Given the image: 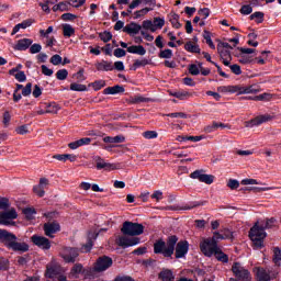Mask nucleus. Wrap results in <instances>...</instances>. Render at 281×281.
<instances>
[{"label": "nucleus", "instance_id": "obj_1", "mask_svg": "<svg viewBox=\"0 0 281 281\" xmlns=\"http://www.w3.org/2000/svg\"><path fill=\"white\" fill-rule=\"evenodd\" d=\"M276 223V220L271 218L266 222L256 223L249 232V238L254 243L257 249L265 247V238H267V232L265 229L271 228V225Z\"/></svg>", "mask_w": 281, "mask_h": 281}, {"label": "nucleus", "instance_id": "obj_52", "mask_svg": "<svg viewBox=\"0 0 281 281\" xmlns=\"http://www.w3.org/2000/svg\"><path fill=\"white\" fill-rule=\"evenodd\" d=\"M11 76H13L18 82H25V80H27V76H25L24 71H18Z\"/></svg>", "mask_w": 281, "mask_h": 281}, {"label": "nucleus", "instance_id": "obj_37", "mask_svg": "<svg viewBox=\"0 0 281 281\" xmlns=\"http://www.w3.org/2000/svg\"><path fill=\"white\" fill-rule=\"evenodd\" d=\"M63 34H64L65 38H71V36H74V34H76V29H74V26H71L70 24H64L63 25Z\"/></svg>", "mask_w": 281, "mask_h": 281}, {"label": "nucleus", "instance_id": "obj_2", "mask_svg": "<svg viewBox=\"0 0 281 281\" xmlns=\"http://www.w3.org/2000/svg\"><path fill=\"white\" fill-rule=\"evenodd\" d=\"M179 241V237L176 235L169 236L167 243L164 239L157 240L154 244V252L162 254L165 258H171L172 254H175V247H177V243Z\"/></svg>", "mask_w": 281, "mask_h": 281}, {"label": "nucleus", "instance_id": "obj_56", "mask_svg": "<svg viewBox=\"0 0 281 281\" xmlns=\"http://www.w3.org/2000/svg\"><path fill=\"white\" fill-rule=\"evenodd\" d=\"M103 87H106V81L104 80H97L92 82V88L94 91H100V89H103Z\"/></svg>", "mask_w": 281, "mask_h": 281}, {"label": "nucleus", "instance_id": "obj_39", "mask_svg": "<svg viewBox=\"0 0 281 281\" xmlns=\"http://www.w3.org/2000/svg\"><path fill=\"white\" fill-rule=\"evenodd\" d=\"M23 214L27 221H34V217L36 216V210L33 207H26L23 209Z\"/></svg>", "mask_w": 281, "mask_h": 281}, {"label": "nucleus", "instance_id": "obj_44", "mask_svg": "<svg viewBox=\"0 0 281 281\" xmlns=\"http://www.w3.org/2000/svg\"><path fill=\"white\" fill-rule=\"evenodd\" d=\"M273 262L274 265H277L278 267L281 266V250L279 247L273 249Z\"/></svg>", "mask_w": 281, "mask_h": 281}, {"label": "nucleus", "instance_id": "obj_13", "mask_svg": "<svg viewBox=\"0 0 281 281\" xmlns=\"http://www.w3.org/2000/svg\"><path fill=\"white\" fill-rule=\"evenodd\" d=\"M191 179H199L201 183H206L207 186H212L214 183V176L203 173L202 170H195L190 175Z\"/></svg>", "mask_w": 281, "mask_h": 281}, {"label": "nucleus", "instance_id": "obj_18", "mask_svg": "<svg viewBox=\"0 0 281 281\" xmlns=\"http://www.w3.org/2000/svg\"><path fill=\"white\" fill-rule=\"evenodd\" d=\"M44 232L49 238H54V234L60 232V224L53 222L44 224Z\"/></svg>", "mask_w": 281, "mask_h": 281}, {"label": "nucleus", "instance_id": "obj_14", "mask_svg": "<svg viewBox=\"0 0 281 281\" xmlns=\"http://www.w3.org/2000/svg\"><path fill=\"white\" fill-rule=\"evenodd\" d=\"M140 239L138 237H126L121 236L117 239L119 247H123V249H126L127 247H135V245H139Z\"/></svg>", "mask_w": 281, "mask_h": 281}, {"label": "nucleus", "instance_id": "obj_40", "mask_svg": "<svg viewBox=\"0 0 281 281\" xmlns=\"http://www.w3.org/2000/svg\"><path fill=\"white\" fill-rule=\"evenodd\" d=\"M21 89L23 90V85L16 83L15 89L13 91V102H20V100L23 98V95L19 93Z\"/></svg>", "mask_w": 281, "mask_h": 281}, {"label": "nucleus", "instance_id": "obj_27", "mask_svg": "<svg viewBox=\"0 0 281 281\" xmlns=\"http://www.w3.org/2000/svg\"><path fill=\"white\" fill-rule=\"evenodd\" d=\"M161 281H175V272L170 269H162L158 274Z\"/></svg>", "mask_w": 281, "mask_h": 281}, {"label": "nucleus", "instance_id": "obj_29", "mask_svg": "<svg viewBox=\"0 0 281 281\" xmlns=\"http://www.w3.org/2000/svg\"><path fill=\"white\" fill-rule=\"evenodd\" d=\"M53 159H57V161H76L78 159L77 155L74 154H58L53 156Z\"/></svg>", "mask_w": 281, "mask_h": 281}, {"label": "nucleus", "instance_id": "obj_6", "mask_svg": "<svg viewBox=\"0 0 281 281\" xmlns=\"http://www.w3.org/2000/svg\"><path fill=\"white\" fill-rule=\"evenodd\" d=\"M232 49H234V47H232V45H229V43L220 42L217 44V52H218L220 57L222 58L223 65H225V67H229V63L232 61Z\"/></svg>", "mask_w": 281, "mask_h": 281}, {"label": "nucleus", "instance_id": "obj_51", "mask_svg": "<svg viewBox=\"0 0 281 281\" xmlns=\"http://www.w3.org/2000/svg\"><path fill=\"white\" fill-rule=\"evenodd\" d=\"M133 104H139L142 102H153V99L150 98H145L142 95H136L132 99Z\"/></svg>", "mask_w": 281, "mask_h": 281}, {"label": "nucleus", "instance_id": "obj_25", "mask_svg": "<svg viewBox=\"0 0 281 281\" xmlns=\"http://www.w3.org/2000/svg\"><path fill=\"white\" fill-rule=\"evenodd\" d=\"M123 32H126V34H130V36L139 34V32H142V25H139L135 22H132L123 29Z\"/></svg>", "mask_w": 281, "mask_h": 281}, {"label": "nucleus", "instance_id": "obj_20", "mask_svg": "<svg viewBox=\"0 0 281 281\" xmlns=\"http://www.w3.org/2000/svg\"><path fill=\"white\" fill-rule=\"evenodd\" d=\"M255 273L258 281H271V271L268 269L256 268Z\"/></svg>", "mask_w": 281, "mask_h": 281}, {"label": "nucleus", "instance_id": "obj_11", "mask_svg": "<svg viewBox=\"0 0 281 281\" xmlns=\"http://www.w3.org/2000/svg\"><path fill=\"white\" fill-rule=\"evenodd\" d=\"M19 217L16 210L10 209L9 211L0 213V225H14L15 218Z\"/></svg>", "mask_w": 281, "mask_h": 281}, {"label": "nucleus", "instance_id": "obj_19", "mask_svg": "<svg viewBox=\"0 0 281 281\" xmlns=\"http://www.w3.org/2000/svg\"><path fill=\"white\" fill-rule=\"evenodd\" d=\"M0 240L5 245V247H10V244L13 243V240H16V235L5 231L0 229Z\"/></svg>", "mask_w": 281, "mask_h": 281}, {"label": "nucleus", "instance_id": "obj_58", "mask_svg": "<svg viewBox=\"0 0 281 281\" xmlns=\"http://www.w3.org/2000/svg\"><path fill=\"white\" fill-rule=\"evenodd\" d=\"M22 95L24 98H27V95H32V83L31 82L26 83V86L22 88Z\"/></svg>", "mask_w": 281, "mask_h": 281}, {"label": "nucleus", "instance_id": "obj_26", "mask_svg": "<svg viewBox=\"0 0 281 281\" xmlns=\"http://www.w3.org/2000/svg\"><path fill=\"white\" fill-rule=\"evenodd\" d=\"M104 144H124L126 142V137L123 135L117 136H105L103 137Z\"/></svg>", "mask_w": 281, "mask_h": 281}, {"label": "nucleus", "instance_id": "obj_45", "mask_svg": "<svg viewBox=\"0 0 281 281\" xmlns=\"http://www.w3.org/2000/svg\"><path fill=\"white\" fill-rule=\"evenodd\" d=\"M146 65H150V60L146 59V58H142V59H136L134 61V69H139V67H146Z\"/></svg>", "mask_w": 281, "mask_h": 281}, {"label": "nucleus", "instance_id": "obj_23", "mask_svg": "<svg viewBox=\"0 0 281 281\" xmlns=\"http://www.w3.org/2000/svg\"><path fill=\"white\" fill-rule=\"evenodd\" d=\"M32 43L33 41L30 38L19 40L14 46V49H16L18 52H25L26 49H30Z\"/></svg>", "mask_w": 281, "mask_h": 281}, {"label": "nucleus", "instance_id": "obj_59", "mask_svg": "<svg viewBox=\"0 0 281 281\" xmlns=\"http://www.w3.org/2000/svg\"><path fill=\"white\" fill-rule=\"evenodd\" d=\"M251 12H254V8H251V4H245L240 9V14L244 15H249L251 14Z\"/></svg>", "mask_w": 281, "mask_h": 281}, {"label": "nucleus", "instance_id": "obj_50", "mask_svg": "<svg viewBox=\"0 0 281 281\" xmlns=\"http://www.w3.org/2000/svg\"><path fill=\"white\" fill-rule=\"evenodd\" d=\"M159 134L156 131H146L143 133L145 139H157Z\"/></svg>", "mask_w": 281, "mask_h": 281}, {"label": "nucleus", "instance_id": "obj_46", "mask_svg": "<svg viewBox=\"0 0 281 281\" xmlns=\"http://www.w3.org/2000/svg\"><path fill=\"white\" fill-rule=\"evenodd\" d=\"M170 23L176 30L181 29V22H179V14L173 13L170 18Z\"/></svg>", "mask_w": 281, "mask_h": 281}, {"label": "nucleus", "instance_id": "obj_8", "mask_svg": "<svg viewBox=\"0 0 281 281\" xmlns=\"http://www.w3.org/2000/svg\"><path fill=\"white\" fill-rule=\"evenodd\" d=\"M113 267V259L109 256L99 257L92 268V272L102 273Z\"/></svg>", "mask_w": 281, "mask_h": 281}, {"label": "nucleus", "instance_id": "obj_30", "mask_svg": "<svg viewBox=\"0 0 281 281\" xmlns=\"http://www.w3.org/2000/svg\"><path fill=\"white\" fill-rule=\"evenodd\" d=\"M169 95L177 98L178 100H188L189 98H192V93L186 90L171 91Z\"/></svg>", "mask_w": 281, "mask_h": 281}, {"label": "nucleus", "instance_id": "obj_54", "mask_svg": "<svg viewBox=\"0 0 281 281\" xmlns=\"http://www.w3.org/2000/svg\"><path fill=\"white\" fill-rule=\"evenodd\" d=\"M70 91H87V86L74 82L70 85Z\"/></svg>", "mask_w": 281, "mask_h": 281}, {"label": "nucleus", "instance_id": "obj_63", "mask_svg": "<svg viewBox=\"0 0 281 281\" xmlns=\"http://www.w3.org/2000/svg\"><path fill=\"white\" fill-rule=\"evenodd\" d=\"M41 49H43V46H41V44H31L30 53L40 54Z\"/></svg>", "mask_w": 281, "mask_h": 281}, {"label": "nucleus", "instance_id": "obj_33", "mask_svg": "<svg viewBox=\"0 0 281 281\" xmlns=\"http://www.w3.org/2000/svg\"><path fill=\"white\" fill-rule=\"evenodd\" d=\"M44 109H46V113H52L53 115H56L60 111V105H58L56 102L52 103H44Z\"/></svg>", "mask_w": 281, "mask_h": 281}, {"label": "nucleus", "instance_id": "obj_47", "mask_svg": "<svg viewBox=\"0 0 281 281\" xmlns=\"http://www.w3.org/2000/svg\"><path fill=\"white\" fill-rule=\"evenodd\" d=\"M252 100H255L256 102H269V100H271V94L262 93L259 95H255Z\"/></svg>", "mask_w": 281, "mask_h": 281}, {"label": "nucleus", "instance_id": "obj_3", "mask_svg": "<svg viewBox=\"0 0 281 281\" xmlns=\"http://www.w3.org/2000/svg\"><path fill=\"white\" fill-rule=\"evenodd\" d=\"M68 278L71 280H89L93 278L92 268H83L82 263H76L69 271Z\"/></svg>", "mask_w": 281, "mask_h": 281}, {"label": "nucleus", "instance_id": "obj_43", "mask_svg": "<svg viewBox=\"0 0 281 281\" xmlns=\"http://www.w3.org/2000/svg\"><path fill=\"white\" fill-rule=\"evenodd\" d=\"M148 12H153V8H143L134 13V19H142V16H146Z\"/></svg>", "mask_w": 281, "mask_h": 281}, {"label": "nucleus", "instance_id": "obj_36", "mask_svg": "<svg viewBox=\"0 0 281 281\" xmlns=\"http://www.w3.org/2000/svg\"><path fill=\"white\" fill-rule=\"evenodd\" d=\"M201 205H205V201H193L189 202L180 207V210H194V207H201Z\"/></svg>", "mask_w": 281, "mask_h": 281}, {"label": "nucleus", "instance_id": "obj_9", "mask_svg": "<svg viewBox=\"0 0 281 281\" xmlns=\"http://www.w3.org/2000/svg\"><path fill=\"white\" fill-rule=\"evenodd\" d=\"M232 271L240 281H251V273L240 262L233 263Z\"/></svg>", "mask_w": 281, "mask_h": 281}, {"label": "nucleus", "instance_id": "obj_7", "mask_svg": "<svg viewBox=\"0 0 281 281\" xmlns=\"http://www.w3.org/2000/svg\"><path fill=\"white\" fill-rule=\"evenodd\" d=\"M200 249L207 258H212L214 252L218 250V244H216L212 238H204L200 243Z\"/></svg>", "mask_w": 281, "mask_h": 281}, {"label": "nucleus", "instance_id": "obj_42", "mask_svg": "<svg viewBox=\"0 0 281 281\" xmlns=\"http://www.w3.org/2000/svg\"><path fill=\"white\" fill-rule=\"evenodd\" d=\"M203 38L204 41H206V44L209 45V47H211V49H216V45H214V42H212V33H210L209 31H204Z\"/></svg>", "mask_w": 281, "mask_h": 281}, {"label": "nucleus", "instance_id": "obj_34", "mask_svg": "<svg viewBox=\"0 0 281 281\" xmlns=\"http://www.w3.org/2000/svg\"><path fill=\"white\" fill-rule=\"evenodd\" d=\"M184 49L190 54H201V48L199 47V45L190 41L186 43Z\"/></svg>", "mask_w": 281, "mask_h": 281}, {"label": "nucleus", "instance_id": "obj_41", "mask_svg": "<svg viewBox=\"0 0 281 281\" xmlns=\"http://www.w3.org/2000/svg\"><path fill=\"white\" fill-rule=\"evenodd\" d=\"M189 74H191V76H199V74H201V63H198V65H189Z\"/></svg>", "mask_w": 281, "mask_h": 281}, {"label": "nucleus", "instance_id": "obj_4", "mask_svg": "<svg viewBox=\"0 0 281 281\" xmlns=\"http://www.w3.org/2000/svg\"><path fill=\"white\" fill-rule=\"evenodd\" d=\"M220 93H238L239 95L245 93H258L256 86L238 87V86H221L217 88Z\"/></svg>", "mask_w": 281, "mask_h": 281}, {"label": "nucleus", "instance_id": "obj_28", "mask_svg": "<svg viewBox=\"0 0 281 281\" xmlns=\"http://www.w3.org/2000/svg\"><path fill=\"white\" fill-rule=\"evenodd\" d=\"M104 95H117V93H124V87L113 86L103 90Z\"/></svg>", "mask_w": 281, "mask_h": 281}, {"label": "nucleus", "instance_id": "obj_61", "mask_svg": "<svg viewBox=\"0 0 281 281\" xmlns=\"http://www.w3.org/2000/svg\"><path fill=\"white\" fill-rule=\"evenodd\" d=\"M159 58H172V49L166 48L164 50H160Z\"/></svg>", "mask_w": 281, "mask_h": 281}, {"label": "nucleus", "instance_id": "obj_62", "mask_svg": "<svg viewBox=\"0 0 281 281\" xmlns=\"http://www.w3.org/2000/svg\"><path fill=\"white\" fill-rule=\"evenodd\" d=\"M198 14L202 18V21H205L207 16H210V9L209 8H203L198 11Z\"/></svg>", "mask_w": 281, "mask_h": 281}, {"label": "nucleus", "instance_id": "obj_60", "mask_svg": "<svg viewBox=\"0 0 281 281\" xmlns=\"http://www.w3.org/2000/svg\"><path fill=\"white\" fill-rule=\"evenodd\" d=\"M100 38L101 41H103V43H109V41H111L113 38V34H111V32H103L100 33Z\"/></svg>", "mask_w": 281, "mask_h": 281}, {"label": "nucleus", "instance_id": "obj_35", "mask_svg": "<svg viewBox=\"0 0 281 281\" xmlns=\"http://www.w3.org/2000/svg\"><path fill=\"white\" fill-rule=\"evenodd\" d=\"M213 256H215L216 260L220 262H229V257L225 255V252H223L220 247H217V250L213 252Z\"/></svg>", "mask_w": 281, "mask_h": 281}, {"label": "nucleus", "instance_id": "obj_55", "mask_svg": "<svg viewBox=\"0 0 281 281\" xmlns=\"http://www.w3.org/2000/svg\"><path fill=\"white\" fill-rule=\"evenodd\" d=\"M67 76H69V71H67V69H59L56 72L57 80H67Z\"/></svg>", "mask_w": 281, "mask_h": 281}, {"label": "nucleus", "instance_id": "obj_53", "mask_svg": "<svg viewBox=\"0 0 281 281\" xmlns=\"http://www.w3.org/2000/svg\"><path fill=\"white\" fill-rule=\"evenodd\" d=\"M54 3H56V1L44 0V3H41L40 5L44 12H47V14H49V5H54Z\"/></svg>", "mask_w": 281, "mask_h": 281}, {"label": "nucleus", "instance_id": "obj_5", "mask_svg": "<svg viewBox=\"0 0 281 281\" xmlns=\"http://www.w3.org/2000/svg\"><path fill=\"white\" fill-rule=\"evenodd\" d=\"M124 236H142L144 234V225L133 222H124L121 228Z\"/></svg>", "mask_w": 281, "mask_h": 281}, {"label": "nucleus", "instance_id": "obj_16", "mask_svg": "<svg viewBox=\"0 0 281 281\" xmlns=\"http://www.w3.org/2000/svg\"><path fill=\"white\" fill-rule=\"evenodd\" d=\"M269 121H271V115L263 114V115H259V116L246 122V126H247V128H254V126H260V124H265Z\"/></svg>", "mask_w": 281, "mask_h": 281}, {"label": "nucleus", "instance_id": "obj_38", "mask_svg": "<svg viewBox=\"0 0 281 281\" xmlns=\"http://www.w3.org/2000/svg\"><path fill=\"white\" fill-rule=\"evenodd\" d=\"M155 32L157 30H161L164 25H166V19L165 18H154V21H151Z\"/></svg>", "mask_w": 281, "mask_h": 281}, {"label": "nucleus", "instance_id": "obj_49", "mask_svg": "<svg viewBox=\"0 0 281 281\" xmlns=\"http://www.w3.org/2000/svg\"><path fill=\"white\" fill-rule=\"evenodd\" d=\"M140 26L143 27V30H147L149 32L155 33V27L153 26V21L151 20L143 21Z\"/></svg>", "mask_w": 281, "mask_h": 281}, {"label": "nucleus", "instance_id": "obj_21", "mask_svg": "<svg viewBox=\"0 0 281 281\" xmlns=\"http://www.w3.org/2000/svg\"><path fill=\"white\" fill-rule=\"evenodd\" d=\"M97 71H113V61L101 60L94 64Z\"/></svg>", "mask_w": 281, "mask_h": 281}, {"label": "nucleus", "instance_id": "obj_10", "mask_svg": "<svg viewBox=\"0 0 281 281\" xmlns=\"http://www.w3.org/2000/svg\"><path fill=\"white\" fill-rule=\"evenodd\" d=\"M80 256L78 248L66 247L60 251V257L65 262H76V258Z\"/></svg>", "mask_w": 281, "mask_h": 281}, {"label": "nucleus", "instance_id": "obj_48", "mask_svg": "<svg viewBox=\"0 0 281 281\" xmlns=\"http://www.w3.org/2000/svg\"><path fill=\"white\" fill-rule=\"evenodd\" d=\"M254 19H257V23H262L265 21V13L257 11L250 15V20L254 21Z\"/></svg>", "mask_w": 281, "mask_h": 281}, {"label": "nucleus", "instance_id": "obj_12", "mask_svg": "<svg viewBox=\"0 0 281 281\" xmlns=\"http://www.w3.org/2000/svg\"><path fill=\"white\" fill-rule=\"evenodd\" d=\"M31 240L33 245H35L36 247H40V249H44V250L52 249V243L49 241V239H47V237H44L41 235H33L31 237Z\"/></svg>", "mask_w": 281, "mask_h": 281}, {"label": "nucleus", "instance_id": "obj_31", "mask_svg": "<svg viewBox=\"0 0 281 281\" xmlns=\"http://www.w3.org/2000/svg\"><path fill=\"white\" fill-rule=\"evenodd\" d=\"M115 170V165L104 161V159L99 158L97 161V170Z\"/></svg>", "mask_w": 281, "mask_h": 281}, {"label": "nucleus", "instance_id": "obj_15", "mask_svg": "<svg viewBox=\"0 0 281 281\" xmlns=\"http://www.w3.org/2000/svg\"><path fill=\"white\" fill-rule=\"evenodd\" d=\"M120 45L121 47H123V49H127L128 54H137V56H146V48L142 45L128 46V44L125 42H121Z\"/></svg>", "mask_w": 281, "mask_h": 281}, {"label": "nucleus", "instance_id": "obj_57", "mask_svg": "<svg viewBox=\"0 0 281 281\" xmlns=\"http://www.w3.org/2000/svg\"><path fill=\"white\" fill-rule=\"evenodd\" d=\"M67 10V3L66 2H59L58 4H55L53 7V12H65Z\"/></svg>", "mask_w": 281, "mask_h": 281}, {"label": "nucleus", "instance_id": "obj_32", "mask_svg": "<svg viewBox=\"0 0 281 281\" xmlns=\"http://www.w3.org/2000/svg\"><path fill=\"white\" fill-rule=\"evenodd\" d=\"M59 268L58 266L50 263L46 267L45 276L49 279L56 278L58 276Z\"/></svg>", "mask_w": 281, "mask_h": 281}, {"label": "nucleus", "instance_id": "obj_24", "mask_svg": "<svg viewBox=\"0 0 281 281\" xmlns=\"http://www.w3.org/2000/svg\"><path fill=\"white\" fill-rule=\"evenodd\" d=\"M9 249L25 254V251H30V245H27L26 243H18L16 240H13V243L10 244Z\"/></svg>", "mask_w": 281, "mask_h": 281}, {"label": "nucleus", "instance_id": "obj_17", "mask_svg": "<svg viewBox=\"0 0 281 281\" xmlns=\"http://www.w3.org/2000/svg\"><path fill=\"white\" fill-rule=\"evenodd\" d=\"M190 249L188 240H181L176 245V258H184Z\"/></svg>", "mask_w": 281, "mask_h": 281}, {"label": "nucleus", "instance_id": "obj_64", "mask_svg": "<svg viewBox=\"0 0 281 281\" xmlns=\"http://www.w3.org/2000/svg\"><path fill=\"white\" fill-rule=\"evenodd\" d=\"M50 63L52 65L58 66L63 63V57H60V55H53L50 57Z\"/></svg>", "mask_w": 281, "mask_h": 281}, {"label": "nucleus", "instance_id": "obj_22", "mask_svg": "<svg viewBox=\"0 0 281 281\" xmlns=\"http://www.w3.org/2000/svg\"><path fill=\"white\" fill-rule=\"evenodd\" d=\"M34 23V20L27 19L22 21L21 23L16 24L11 33V36H14V34H18L21 30H27V27H32V24Z\"/></svg>", "mask_w": 281, "mask_h": 281}]
</instances>
